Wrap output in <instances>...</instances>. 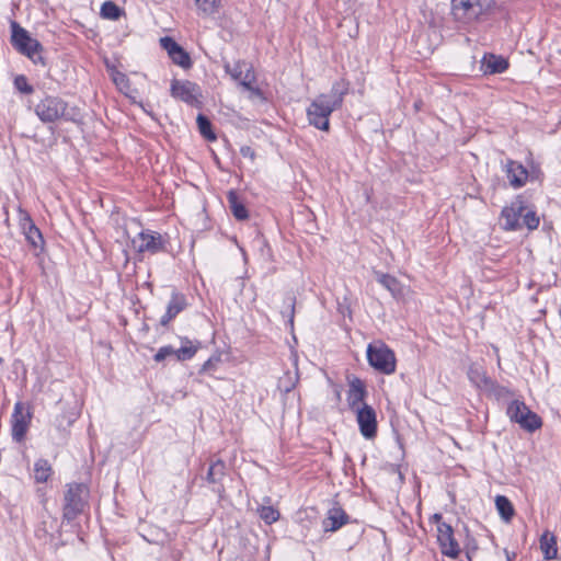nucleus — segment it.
I'll list each match as a JSON object with an SVG mask.
<instances>
[{
	"label": "nucleus",
	"instance_id": "nucleus-1",
	"mask_svg": "<svg viewBox=\"0 0 561 561\" xmlns=\"http://www.w3.org/2000/svg\"><path fill=\"white\" fill-rule=\"evenodd\" d=\"M347 87L342 82L333 83L329 93L316 96L307 108V118L311 126L323 130H330L331 114L341 108Z\"/></svg>",
	"mask_w": 561,
	"mask_h": 561
},
{
	"label": "nucleus",
	"instance_id": "nucleus-2",
	"mask_svg": "<svg viewBox=\"0 0 561 561\" xmlns=\"http://www.w3.org/2000/svg\"><path fill=\"white\" fill-rule=\"evenodd\" d=\"M35 113L43 123H53L58 119L75 121L78 111L69 106L58 96H46L35 105Z\"/></svg>",
	"mask_w": 561,
	"mask_h": 561
},
{
	"label": "nucleus",
	"instance_id": "nucleus-3",
	"mask_svg": "<svg viewBox=\"0 0 561 561\" xmlns=\"http://www.w3.org/2000/svg\"><path fill=\"white\" fill-rule=\"evenodd\" d=\"M89 489L83 483H69L64 496L62 517L71 522L88 505Z\"/></svg>",
	"mask_w": 561,
	"mask_h": 561
},
{
	"label": "nucleus",
	"instance_id": "nucleus-4",
	"mask_svg": "<svg viewBox=\"0 0 561 561\" xmlns=\"http://www.w3.org/2000/svg\"><path fill=\"white\" fill-rule=\"evenodd\" d=\"M11 42L14 48L27 56L34 64H44V59L42 57V45L41 43L31 37L28 32L21 27L16 22L11 23Z\"/></svg>",
	"mask_w": 561,
	"mask_h": 561
},
{
	"label": "nucleus",
	"instance_id": "nucleus-5",
	"mask_svg": "<svg viewBox=\"0 0 561 561\" xmlns=\"http://www.w3.org/2000/svg\"><path fill=\"white\" fill-rule=\"evenodd\" d=\"M367 360L375 370L381 374L391 375L396 371V355L393 351L381 341L368 344Z\"/></svg>",
	"mask_w": 561,
	"mask_h": 561
},
{
	"label": "nucleus",
	"instance_id": "nucleus-6",
	"mask_svg": "<svg viewBox=\"0 0 561 561\" xmlns=\"http://www.w3.org/2000/svg\"><path fill=\"white\" fill-rule=\"evenodd\" d=\"M453 14L456 20L469 23L481 13L495 7L494 0H451Z\"/></svg>",
	"mask_w": 561,
	"mask_h": 561
},
{
	"label": "nucleus",
	"instance_id": "nucleus-7",
	"mask_svg": "<svg viewBox=\"0 0 561 561\" xmlns=\"http://www.w3.org/2000/svg\"><path fill=\"white\" fill-rule=\"evenodd\" d=\"M507 415L513 422L518 423L522 428L528 432H534L542 425L540 416L518 400H514L508 404Z\"/></svg>",
	"mask_w": 561,
	"mask_h": 561
},
{
	"label": "nucleus",
	"instance_id": "nucleus-8",
	"mask_svg": "<svg viewBox=\"0 0 561 561\" xmlns=\"http://www.w3.org/2000/svg\"><path fill=\"white\" fill-rule=\"evenodd\" d=\"M32 420L30 407L19 401L15 403L11 416V434L12 438L20 443L24 439Z\"/></svg>",
	"mask_w": 561,
	"mask_h": 561
},
{
	"label": "nucleus",
	"instance_id": "nucleus-9",
	"mask_svg": "<svg viewBox=\"0 0 561 561\" xmlns=\"http://www.w3.org/2000/svg\"><path fill=\"white\" fill-rule=\"evenodd\" d=\"M170 92L174 99L191 105L197 103L202 95L199 87L188 80H173Z\"/></svg>",
	"mask_w": 561,
	"mask_h": 561
},
{
	"label": "nucleus",
	"instance_id": "nucleus-10",
	"mask_svg": "<svg viewBox=\"0 0 561 561\" xmlns=\"http://www.w3.org/2000/svg\"><path fill=\"white\" fill-rule=\"evenodd\" d=\"M437 541L444 556L453 559L458 558L460 548L454 537V531L450 525L446 523H439V525H437Z\"/></svg>",
	"mask_w": 561,
	"mask_h": 561
},
{
	"label": "nucleus",
	"instance_id": "nucleus-11",
	"mask_svg": "<svg viewBox=\"0 0 561 561\" xmlns=\"http://www.w3.org/2000/svg\"><path fill=\"white\" fill-rule=\"evenodd\" d=\"M354 412L356 413V421L358 423L360 434L367 439L374 438L377 434V419L375 410L368 404H363L360 409H357Z\"/></svg>",
	"mask_w": 561,
	"mask_h": 561
},
{
	"label": "nucleus",
	"instance_id": "nucleus-12",
	"mask_svg": "<svg viewBox=\"0 0 561 561\" xmlns=\"http://www.w3.org/2000/svg\"><path fill=\"white\" fill-rule=\"evenodd\" d=\"M226 72L241 87L249 85L251 82L256 81V76L253 67L245 61H237L233 65L225 62L224 65Z\"/></svg>",
	"mask_w": 561,
	"mask_h": 561
},
{
	"label": "nucleus",
	"instance_id": "nucleus-13",
	"mask_svg": "<svg viewBox=\"0 0 561 561\" xmlns=\"http://www.w3.org/2000/svg\"><path fill=\"white\" fill-rule=\"evenodd\" d=\"M367 391L365 383L359 378H353L348 382L347 404L352 411L360 409L364 403Z\"/></svg>",
	"mask_w": 561,
	"mask_h": 561
},
{
	"label": "nucleus",
	"instance_id": "nucleus-14",
	"mask_svg": "<svg viewBox=\"0 0 561 561\" xmlns=\"http://www.w3.org/2000/svg\"><path fill=\"white\" fill-rule=\"evenodd\" d=\"M140 243L137 245L138 252L157 253L163 249L162 237L158 232L150 230L141 231L138 234Z\"/></svg>",
	"mask_w": 561,
	"mask_h": 561
},
{
	"label": "nucleus",
	"instance_id": "nucleus-15",
	"mask_svg": "<svg viewBox=\"0 0 561 561\" xmlns=\"http://www.w3.org/2000/svg\"><path fill=\"white\" fill-rule=\"evenodd\" d=\"M505 171L508 182L513 187L519 188L526 184L528 179V171L522 163L507 160L505 164Z\"/></svg>",
	"mask_w": 561,
	"mask_h": 561
},
{
	"label": "nucleus",
	"instance_id": "nucleus-16",
	"mask_svg": "<svg viewBox=\"0 0 561 561\" xmlns=\"http://www.w3.org/2000/svg\"><path fill=\"white\" fill-rule=\"evenodd\" d=\"M508 68V61L502 56L485 54L481 60L480 70L483 75L502 73Z\"/></svg>",
	"mask_w": 561,
	"mask_h": 561
},
{
	"label": "nucleus",
	"instance_id": "nucleus-17",
	"mask_svg": "<svg viewBox=\"0 0 561 561\" xmlns=\"http://www.w3.org/2000/svg\"><path fill=\"white\" fill-rule=\"evenodd\" d=\"M348 522L347 514L339 506L332 507L323 520L325 531H335Z\"/></svg>",
	"mask_w": 561,
	"mask_h": 561
},
{
	"label": "nucleus",
	"instance_id": "nucleus-18",
	"mask_svg": "<svg viewBox=\"0 0 561 561\" xmlns=\"http://www.w3.org/2000/svg\"><path fill=\"white\" fill-rule=\"evenodd\" d=\"M186 307V301L183 295L178 293H173L171 300L168 304L167 312L162 316L160 323L162 325H167L172 319H174L184 308Z\"/></svg>",
	"mask_w": 561,
	"mask_h": 561
},
{
	"label": "nucleus",
	"instance_id": "nucleus-19",
	"mask_svg": "<svg viewBox=\"0 0 561 561\" xmlns=\"http://www.w3.org/2000/svg\"><path fill=\"white\" fill-rule=\"evenodd\" d=\"M468 378L470 381L480 389H491L493 381L486 376L485 370L478 364L470 365L468 369Z\"/></svg>",
	"mask_w": 561,
	"mask_h": 561
},
{
	"label": "nucleus",
	"instance_id": "nucleus-20",
	"mask_svg": "<svg viewBox=\"0 0 561 561\" xmlns=\"http://www.w3.org/2000/svg\"><path fill=\"white\" fill-rule=\"evenodd\" d=\"M522 205L512 204L502 210V219L504 220V229L516 230L519 227V219L523 211Z\"/></svg>",
	"mask_w": 561,
	"mask_h": 561
},
{
	"label": "nucleus",
	"instance_id": "nucleus-21",
	"mask_svg": "<svg viewBox=\"0 0 561 561\" xmlns=\"http://www.w3.org/2000/svg\"><path fill=\"white\" fill-rule=\"evenodd\" d=\"M375 276L377 282L389 290L394 298L398 299L403 296V286L396 277L381 272H375Z\"/></svg>",
	"mask_w": 561,
	"mask_h": 561
},
{
	"label": "nucleus",
	"instance_id": "nucleus-22",
	"mask_svg": "<svg viewBox=\"0 0 561 561\" xmlns=\"http://www.w3.org/2000/svg\"><path fill=\"white\" fill-rule=\"evenodd\" d=\"M228 203L232 215L238 220H244L248 218V210L245 206L242 204V202L239 199V196L236 192L230 191L228 193Z\"/></svg>",
	"mask_w": 561,
	"mask_h": 561
},
{
	"label": "nucleus",
	"instance_id": "nucleus-23",
	"mask_svg": "<svg viewBox=\"0 0 561 561\" xmlns=\"http://www.w3.org/2000/svg\"><path fill=\"white\" fill-rule=\"evenodd\" d=\"M225 474L226 465L222 460L218 459L209 466L206 479L211 484H219L221 483Z\"/></svg>",
	"mask_w": 561,
	"mask_h": 561
},
{
	"label": "nucleus",
	"instance_id": "nucleus-24",
	"mask_svg": "<svg viewBox=\"0 0 561 561\" xmlns=\"http://www.w3.org/2000/svg\"><path fill=\"white\" fill-rule=\"evenodd\" d=\"M540 548L547 560H552L557 557L558 549L557 542L552 535L545 533L540 538Z\"/></svg>",
	"mask_w": 561,
	"mask_h": 561
},
{
	"label": "nucleus",
	"instance_id": "nucleus-25",
	"mask_svg": "<svg viewBox=\"0 0 561 561\" xmlns=\"http://www.w3.org/2000/svg\"><path fill=\"white\" fill-rule=\"evenodd\" d=\"M51 474V466L46 459H38L34 465V478L36 482H46Z\"/></svg>",
	"mask_w": 561,
	"mask_h": 561
},
{
	"label": "nucleus",
	"instance_id": "nucleus-26",
	"mask_svg": "<svg viewBox=\"0 0 561 561\" xmlns=\"http://www.w3.org/2000/svg\"><path fill=\"white\" fill-rule=\"evenodd\" d=\"M496 508L503 519L508 522L514 515V508L510 500L504 495H497L495 497Z\"/></svg>",
	"mask_w": 561,
	"mask_h": 561
},
{
	"label": "nucleus",
	"instance_id": "nucleus-27",
	"mask_svg": "<svg viewBox=\"0 0 561 561\" xmlns=\"http://www.w3.org/2000/svg\"><path fill=\"white\" fill-rule=\"evenodd\" d=\"M100 14L103 19L116 21L123 14V10L113 1H105L101 7Z\"/></svg>",
	"mask_w": 561,
	"mask_h": 561
},
{
	"label": "nucleus",
	"instance_id": "nucleus-28",
	"mask_svg": "<svg viewBox=\"0 0 561 561\" xmlns=\"http://www.w3.org/2000/svg\"><path fill=\"white\" fill-rule=\"evenodd\" d=\"M256 511L260 518L267 525L274 524L280 517L278 510L272 505H261Z\"/></svg>",
	"mask_w": 561,
	"mask_h": 561
},
{
	"label": "nucleus",
	"instance_id": "nucleus-29",
	"mask_svg": "<svg viewBox=\"0 0 561 561\" xmlns=\"http://www.w3.org/2000/svg\"><path fill=\"white\" fill-rule=\"evenodd\" d=\"M198 346L194 345L191 341H182V345L175 348L176 360L184 362L191 359L197 352Z\"/></svg>",
	"mask_w": 561,
	"mask_h": 561
},
{
	"label": "nucleus",
	"instance_id": "nucleus-30",
	"mask_svg": "<svg viewBox=\"0 0 561 561\" xmlns=\"http://www.w3.org/2000/svg\"><path fill=\"white\" fill-rule=\"evenodd\" d=\"M24 219H25L24 226L26 224L28 225V230L25 232L26 239L34 248L39 247L43 242V237H42L41 231L32 224L31 219L28 218V216L26 214L24 215Z\"/></svg>",
	"mask_w": 561,
	"mask_h": 561
},
{
	"label": "nucleus",
	"instance_id": "nucleus-31",
	"mask_svg": "<svg viewBox=\"0 0 561 561\" xmlns=\"http://www.w3.org/2000/svg\"><path fill=\"white\" fill-rule=\"evenodd\" d=\"M298 382V371H287L283 377L278 380V388L283 392L291 391Z\"/></svg>",
	"mask_w": 561,
	"mask_h": 561
},
{
	"label": "nucleus",
	"instance_id": "nucleus-32",
	"mask_svg": "<svg viewBox=\"0 0 561 561\" xmlns=\"http://www.w3.org/2000/svg\"><path fill=\"white\" fill-rule=\"evenodd\" d=\"M199 14L209 16L218 12L219 0H195Z\"/></svg>",
	"mask_w": 561,
	"mask_h": 561
},
{
	"label": "nucleus",
	"instance_id": "nucleus-33",
	"mask_svg": "<svg viewBox=\"0 0 561 561\" xmlns=\"http://www.w3.org/2000/svg\"><path fill=\"white\" fill-rule=\"evenodd\" d=\"M172 61L182 67L183 69H188L192 66V60L190 55L182 48L179 47L172 55L169 56Z\"/></svg>",
	"mask_w": 561,
	"mask_h": 561
},
{
	"label": "nucleus",
	"instance_id": "nucleus-34",
	"mask_svg": "<svg viewBox=\"0 0 561 561\" xmlns=\"http://www.w3.org/2000/svg\"><path fill=\"white\" fill-rule=\"evenodd\" d=\"M196 122H197L199 133L202 134L203 137H205L208 140L216 139V136L211 130V124L206 116L199 114L196 118Z\"/></svg>",
	"mask_w": 561,
	"mask_h": 561
},
{
	"label": "nucleus",
	"instance_id": "nucleus-35",
	"mask_svg": "<svg viewBox=\"0 0 561 561\" xmlns=\"http://www.w3.org/2000/svg\"><path fill=\"white\" fill-rule=\"evenodd\" d=\"M168 357H174L176 359L175 348L171 345L162 346L154 355L156 362H162Z\"/></svg>",
	"mask_w": 561,
	"mask_h": 561
},
{
	"label": "nucleus",
	"instance_id": "nucleus-36",
	"mask_svg": "<svg viewBox=\"0 0 561 561\" xmlns=\"http://www.w3.org/2000/svg\"><path fill=\"white\" fill-rule=\"evenodd\" d=\"M161 47L167 50L168 55H172L179 47H181L173 38L162 37L160 39Z\"/></svg>",
	"mask_w": 561,
	"mask_h": 561
},
{
	"label": "nucleus",
	"instance_id": "nucleus-37",
	"mask_svg": "<svg viewBox=\"0 0 561 561\" xmlns=\"http://www.w3.org/2000/svg\"><path fill=\"white\" fill-rule=\"evenodd\" d=\"M14 85L15 88L26 94H30L33 92L32 85L28 84L27 79L24 76H18L14 79Z\"/></svg>",
	"mask_w": 561,
	"mask_h": 561
},
{
	"label": "nucleus",
	"instance_id": "nucleus-38",
	"mask_svg": "<svg viewBox=\"0 0 561 561\" xmlns=\"http://www.w3.org/2000/svg\"><path fill=\"white\" fill-rule=\"evenodd\" d=\"M524 222L529 229H536L539 225V218L535 213L528 211L524 215Z\"/></svg>",
	"mask_w": 561,
	"mask_h": 561
},
{
	"label": "nucleus",
	"instance_id": "nucleus-39",
	"mask_svg": "<svg viewBox=\"0 0 561 561\" xmlns=\"http://www.w3.org/2000/svg\"><path fill=\"white\" fill-rule=\"evenodd\" d=\"M113 81L121 90L128 87V78L123 72L116 71L113 75Z\"/></svg>",
	"mask_w": 561,
	"mask_h": 561
},
{
	"label": "nucleus",
	"instance_id": "nucleus-40",
	"mask_svg": "<svg viewBox=\"0 0 561 561\" xmlns=\"http://www.w3.org/2000/svg\"><path fill=\"white\" fill-rule=\"evenodd\" d=\"M254 83L255 82H251L249 85H243V88L251 93V98L264 99L261 89L257 87H254Z\"/></svg>",
	"mask_w": 561,
	"mask_h": 561
},
{
	"label": "nucleus",
	"instance_id": "nucleus-41",
	"mask_svg": "<svg viewBox=\"0 0 561 561\" xmlns=\"http://www.w3.org/2000/svg\"><path fill=\"white\" fill-rule=\"evenodd\" d=\"M287 307H288L289 321L293 322L294 321L295 300L294 299H289V302H288Z\"/></svg>",
	"mask_w": 561,
	"mask_h": 561
},
{
	"label": "nucleus",
	"instance_id": "nucleus-42",
	"mask_svg": "<svg viewBox=\"0 0 561 561\" xmlns=\"http://www.w3.org/2000/svg\"><path fill=\"white\" fill-rule=\"evenodd\" d=\"M215 360L218 362V358H209L208 360H206L203 365L202 370H204V371L210 370L214 367Z\"/></svg>",
	"mask_w": 561,
	"mask_h": 561
},
{
	"label": "nucleus",
	"instance_id": "nucleus-43",
	"mask_svg": "<svg viewBox=\"0 0 561 561\" xmlns=\"http://www.w3.org/2000/svg\"><path fill=\"white\" fill-rule=\"evenodd\" d=\"M241 153L243 157H249L251 159H254V151L250 147H242Z\"/></svg>",
	"mask_w": 561,
	"mask_h": 561
},
{
	"label": "nucleus",
	"instance_id": "nucleus-44",
	"mask_svg": "<svg viewBox=\"0 0 561 561\" xmlns=\"http://www.w3.org/2000/svg\"><path fill=\"white\" fill-rule=\"evenodd\" d=\"M434 519L437 522V524L439 525V523H443L442 522V515L440 514H435L434 515Z\"/></svg>",
	"mask_w": 561,
	"mask_h": 561
},
{
	"label": "nucleus",
	"instance_id": "nucleus-45",
	"mask_svg": "<svg viewBox=\"0 0 561 561\" xmlns=\"http://www.w3.org/2000/svg\"><path fill=\"white\" fill-rule=\"evenodd\" d=\"M2 363V358L0 357V364Z\"/></svg>",
	"mask_w": 561,
	"mask_h": 561
}]
</instances>
